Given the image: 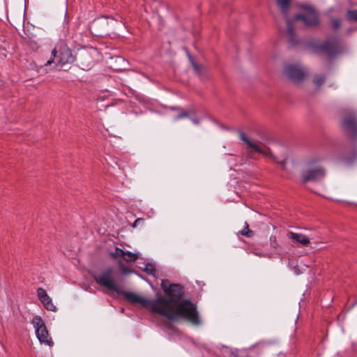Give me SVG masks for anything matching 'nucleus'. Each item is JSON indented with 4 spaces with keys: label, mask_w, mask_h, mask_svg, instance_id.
Here are the masks:
<instances>
[{
    "label": "nucleus",
    "mask_w": 357,
    "mask_h": 357,
    "mask_svg": "<svg viewBox=\"0 0 357 357\" xmlns=\"http://www.w3.org/2000/svg\"><path fill=\"white\" fill-rule=\"evenodd\" d=\"M188 56H189L190 60L191 61V63H192V67H193L195 71L197 73L200 74L202 73V70L204 68V67L201 65H199L197 63H196L191 55H188Z\"/></svg>",
    "instance_id": "obj_20"
},
{
    "label": "nucleus",
    "mask_w": 357,
    "mask_h": 357,
    "mask_svg": "<svg viewBox=\"0 0 357 357\" xmlns=\"http://www.w3.org/2000/svg\"><path fill=\"white\" fill-rule=\"evenodd\" d=\"M347 18L349 21L357 22V10H348Z\"/></svg>",
    "instance_id": "obj_22"
},
{
    "label": "nucleus",
    "mask_w": 357,
    "mask_h": 357,
    "mask_svg": "<svg viewBox=\"0 0 357 357\" xmlns=\"http://www.w3.org/2000/svg\"><path fill=\"white\" fill-rule=\"evenodd\" d=\"M317 52H323L331 59L340 53L342 50V43L339 37L335 36L326 40L322 44L317 45L315 47Z\"/></svg>",
    "instance_id": "obj_6"
},
{
    "label": "nucleus",
    "mask_w": 357,
    "mask_h": 357,
    "mask_svg": "<svg viewBox=\"0 0 357 357\" xmlns=\"http://www.w3.org/2000/svg\"><path fill=\"white\" fill-rule=\"evenodd\" d=\"M326 175L324 168L321 166L317 167H312V163L308 164V167L301 174V182L306 183L307 182H319L324 179Z\"/></svg>",
    "instance_id": "obj_8"
},
{
    "label": "nucleus",
    "mask_w": 357,
    "mask_h": 357,
    "mask_svg": "<svg viewBox=\"0 0 357 357\" xmlns=\"http://www.w3.org/2000/svg\"><path fill=\"white\" fill-rule=\"evenodd\" d=\"M144 271L147 274H149V275H153V276H155V272H156V270L154 268V266L152 264H149L146 265Z\"/></svg>",
    "instance_id": "obj_24"
},
{
    "label": "nucleus",
    "mask_w": 357,
    "mask_h": 357,
    "mask_svg": "<svg viewBox=\"0 0 357 357\" xmlns=\"http://www.w3.org/2000/svg\"><path fill=\"white\" fill-rule=\"evenodd\" d=\"M278 163L280 164L282 166H284L286 164V160L284 159L282 161H277Z\"/></svg>",
    "instance_id": "obj_30"
},
{
    "label": "nucleus",
    "mask_w": 357,
    "mask_h": 357,
    "mask_svg": "<svg viewBox=\"0 0 357 357\" xmlns=\"http://www.w3.org/2000/svg\"><path fill=\"white\" fill-rule=\"evenodd\" d=\"M239 234L246 237H252L254 231L249 229V225L247 222H245L244 229L239 231Z\"/></svg>",
    "instance_id": "obj_19"
},
{
    "label": "nucleus",
    "mask_w": 357,
    "mask_h": 357,
    "mask_svg": "<svg viewBox=\"0 0 357 357\" xmlns=\"http://www.w3.org/2000/svg\"><path fill=\"white\" fill-rule=\"evenodd\" d=\"M31 322L35 328L36 337L40 342L52 347L54 342L42 318L39 316H35Z\"/></svg>",
    "instance_id": "obj_7"
},
{
    "label": "nucleus",
    "mask_w": 357,
    "mask_h": 357,
    "mask_svg": "<svg viewBox=\"0 0 357 357\" xmlns=\"http://www.w3.org/2000/svg\"><path fill=\"white\" fill-rule=\"evenodd\" d=\"M341 128L350 141L337 149L338 158L350 164L357 159V113L351 111L345 115L341 121Z\"/></svg>",
    "instance_id": "obj_1"
},
{
    "label": "nucleus",
    "mask_w": 357,
    "mask_h": 357,
    "mask_svg": "<svg viewBox=\"0 0 357 357\" xmlns=\"http://www.w3.org/2000/svg\"><path fill=\"white\" fill-rule=\"evenodd\" d=\"M144 222V219L143 218H137L135 222L132 223V227L133 228H135L137 227L139 225L142 224Z\"/></svg>",
    "instance_id": "obj_27"
},
{
    "label": "nucleus",
    "mask_w": 357,
    "mask_h": 357,
    "mask_svg": "<svg viewBox=\"0 0 357 357\" xmlns=\"http://www.w3.org/2000/svg\"><path fill=\"white\" fill-rule=\"evenodd\" d=\"M277 3L280 7L282 13L287 15L290 4V0H277Z\"/></svg>",
    "instance_id": "obj_18"
},
{
    "label": "nucleus",
    "mask_w": 357,
    "mask_h": 357,
    "mask_svg": "<svg viewBox=\"0 0 357 357\" xmlns=\"http://www.w3.org/2000/svg\"><path fill=\"white\" fill-rule=\"evenodd\" d=\"M114 269L112 267H107L99 275H93V278L96 282L107 289L116 294L120 293V289L114 278Z\"/></svg>",
    "instance_id": "obj_5"
},
{
    "label": "nucleus",
    "mask_w": 357,
    "mask_h": 357,
    "mask_svg": "<svg viewBox=\"0 0 357 357\" xmlns=\"http://www.w3.org/2000/svg\"><path fill=\"white\" fill-rule=\"evenodd\" d=\"M288 41L291 45H296L298 42L296 38L294 31L293 22L290 20L287 21Z\"/></svg>",
    "instance_id": "obj_15"
},
{
    "label": "nucleus",
    "mask_w": 357,
    "mask_h": 357,
    "mask_svg": "<svg viewBox=\"0 0 357 357\" xmlns=\"http://www.w3.org/2000/svg\"><path fill=\"white\" fill-rule=\"evenodd\" d=\"M126 250H123L119 248H115V252H111L110 253V256L113 258V259H116L119 257H123V255L124 254Z\"/></svg>",
    "instance_id": "obj_23"
},
{
    "label": "nucleus",
    "mask_w": 357,
    "mask_h": 357,
    "mask_svg": "<svg viewBox=\"0 0 357 357\" xmlns=\"http://www.w3.org/2000/svg\"><path fill=\"white\" fill-rule=\"evenodd\" d=\"M159 315L174 321L178 317H182L192 323L193 325H199L201 323L197 307L188 299H183L169 310H159Z\"/></svg>",
    "instance_id": "obj_3"
},
{
    "label": "nucleus",
    "mask_w": 357,
    "mask_h": 357,
    "mask_svg": "<svg viewBox=\"0 0 357 357\" xmlns=\"http://www.w3.org/2000/svg\"><path fill=\"white\" fill-rule=\"evenodd\" d=\"M295 20H301L308 27H314L319 25V20L316 10L312 7H306L303 14L296 15Z\"/></svg>",
    "instance_id": "obj_10"
},
{
    "label": "nucleus",
    "mask_w": 357,
    "mask_h": 357,
    "mask_svg": "<svg viewBox=\"0 0 357 357\" xmlns=\"http://www.w3.org/2000/svg\"><path fill=\"white\" fill-rule=\"evenodd\" d=\"M188 116V113L187 112H182L178 114L176 116V119H182L183 117H187Z\"/></svg>",
    "instance_id": "obj_28"
},
{
    "label": "nucleus",
    "mask_w": 357,
    "mask_h": 357,
    "mask_svg": "<svg viewBox=\"0 0 357 357\" xmlns=\"http://www.w3.org/2000/svg\"><path fill=\"white\" fill-rule=\"evenodd\" d=\"M37 296L46 310L52 312L56 311V307L54 305L52 298L43 288L39 287L37 289Z\"/></svg>",
    "instance_id": "obj_12"
},
{
    "label": "nucleus",
    "mask_w": 357,
    "mask_h": 357,
    "mask_svg": "<svg viewBox=\"0 0 357 357\" xmlns=\"http://www.w3.org/2000/svg\"><path fill=\"white\" fill-rule=\"evenodd\" d=\"M240 139L243 141L249 148L253 149L256 152L266 155L268 153V150L261 146V144L258 143H253L250 139L245 136L243 132H238Z\"/></svg>",
    "instance_id": "obj_13"
},
{
    "label": "nucleus",
    "mask_w": 357,
    "mask_h": 357,
    "mask_svg": "<svg viewBox=\"0 0 357 357\" xmlns=\"http://www.w3.org/2000/svg\"><path fill=\"white\" fill-rule=\"evenodd\" d=\"M270 245L271 248H274L275 250H276L279 247L275 236H271L270 237Z\"/></svg>",
    "instance_id": "obj_26"
},
{
    "label": "nucleus",
    "mask_w": 357,
    "mask_h": 357,
    "mask_svg": "<svg viewBox=\"0 0 357 357\" xmlns=\"http://www.w3.org/2000/svg\"><path fill=\"white\" fill-rule=\"evenodd\" d=\"M284 73L293 82L298 83L304 79L305 72L298 65L288 64L284 68Z\"/></svg>",
    "instance_id": "obj_11"
},
{
    "label": "nucleus",
    "mask_w": 357,
    "mask_h": 357,
    "mask_svg": "<svg viewBox=\"0 0 357 357\" xmlns=\"http://www.w3.org/2000/svg\"><path fill=\"white\" fill-rule=\"evenodd\" d=\"M75 61V56L72 50L63 42L57 43L51 52V57L45 66L54 63L58 66L63 67L67 64H72Z\"/></svg>",
    "instance_id": "obj_4"
},
{
    "label": "nucleus",
    "mask_w": 357,
    "mask_h": 357,
    "mask_svg": "<svg viewBox=\"0 0 357 357\" xmlns=\"http://www.w3.org/2000/svg\"><path fill=\"white\" fill-rule=\"evenodd\" d=\"M288 238L291 239L294 243L301 244L306 246L310 243V238L305 234L288 231L287 234Z\"/></svg>",
    "instance_id": "obj_14"
},
{
    "label": "nucleus",
    "mask_w": 357,
    "mask_h": 357,
    "mask_svg": "<svg viewBox=\"0 0 357 357\" xmlns=\"http://www.w3.org/2000/svg\"><path fill=\"white\" fill-rule=\"evenodd\" d=\"M326 81L325 76H318L314 78L313 82L317 86V88H319L321 85L324 84Z\"/></svg>",
    "instance_id": "obj_21"
},
{
    "label": "nucleus",
    "mask_w": 357,
    "mask_h": 357,
    "mask_svg": "<svg viewBox=\"0 0 357 357\" xmlns=\"http://www.w3.org/2000/svg\"><path fill=\"white\" fill-rule=\"evenodd\" d=\"M331 23L334 30H337L340 27L341 22L337 18L331 19Z\"/></svg>",
    "instance_id": "obj_25"
},
{
    "label": "nucleus",
    "mask_w": 357,
    "mask_h": 357,
    "mask_svg": "<svg viewBox=\"0 0 357 357\" xmlns=\"http://www.w3.org/2000/svg\"><path fill=\"white\" fill-rule=\"evenodd\" d=\"M161 288L167 298L160 296L153 303L154 313L159 314L158 309L168 311L179 303L185 293L184 287L180 284L171 283L167 279L162 280Z\"/></svg>",
    "instance_id": "obj_2"
},
{
    "label": "nucleus",
    "mask_w": 357,
    "mask_h": 357,
    "mask_svg": "<svg viewBox=\"0 0 357 357\" xmlns=\"http://www.w3.org/2000/svg\"><path fill=\"white\" fill-rule=\"evenodd\" d=\"M81 59V64L82 65L83 68H86L87 69H90L93 66L94 61L89 54L82 55Z\"/></svg>",
    "instance_id": "obj_16"
},
{
    "label": "nucleus",
    "mask_w": 357,
    "mask_h": 357,
    "mask_svg": "<svg viewBox=\"0 0 357 357\" xmlns=\"http://www.w3.org/2000/svg\"><path fill=\"white\" fill-rule=\"evenodd\" d=\"M122 258L126 262H133L135 261L139 258V256L137 253H134L126 250L124 254L123 255Z\"/></svg>",
    "instance_id": "obj_17"
},
{
    "label": "nucleus",
    "mask_w": 357,
    "mask_h": 357,
    "mask_svg": "<svg viewBox=\"0 0 357 357\" xmlns=\"http://www.w3.org/2000/svg\"><path fill=\"white\" fill-rule=\"evenodd\" d=\"M192 121L195 124H198L199 123V121L197 119H193Z\"/></svg>",
    "instance_id": "obj_31"
},
{
    "label": "nucleus",
    "mask_w": 357,
    "mask_h": 357,
    "mask_svg": "<svg viewBox=\"0 0 357 357\" xmlns=\"http://www.w3.org/2000/svg\"><path fill=\"white\" fill-rule=\"evenodd\" d=\"M118 294L123 295V297L127 301L130 302L131 303L141 304L143 307L150 310L152 312L154 313V309L153 307V303L154 302V299L149 300V299H146L142 296H140L133 292L125 291H121V290H120V293Z\"/></svg>",
    "instance_id": "obj_9"
},
{
    "label": "nucleus",
    "mask_w": 357,
    "mask_h": 357,
    "mask_svg": "<svg viewBox=\"0 0 357 357\" xmlns=\"http://www.w3.org/2000/svg\"><path fill=\"white\" fill-rule=\"evenodd\" d=\"M122 272L123 273H127L132 272V271H130V270H129L128 268H127L126 267H122Z\"/></svg>",
    "instance_id": "obj_29"
}]
</instances>
